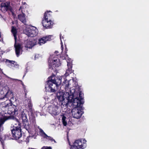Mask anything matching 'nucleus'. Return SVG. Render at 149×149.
I'll return each mask as SVG.
<instances>
[{
  "label": "nucleus",
  "instance_id": "obj_11",
  "mask_svg": "<svg viewBox=\"0 0 149 149\" xmlns=\"http://www.w3.org/2000/svg\"><path fill=\"white\" fill-rule=\"evenodd\" d=\"M26 4L24 3L22 6H21L19 10V13H22V14H19L18 16L19 20L24 24H25L26 22V19L24 15L26 10Z\"/></svg>",
  "mask_w": 149,
  "mask_h": 149
},
{
  "label": "nucleus",
  "instance_id": "obj_17",
  "mask_svg": "<svg viewBox=\"0 0 149 149\" xmlns=\"http://www.w3.org/2000/svg\"><path fill=\"white\" fill-rule=\"evenodd\" d=\"M24 44L25 47L31 48L36 44V41L34 39L27 40L25 41Z\"/></svg>",
  "mask_w": 149,
  "mask_h": 149
},
{
  "label": "nucleus",
  "instance_id": "obj_8",
  "mask_svg": "<svg viewBox=\"0 0 149 149\" xmlns=\"http://www.w3.org/2000/svg\"><path fill=\"white\" fill-rule=\"evenodd\" d=\"M86 141L85 139L76 140L71 146L70 149H82L86 147Z\"/></svg>",
  "mask_w": 149,
  "mask_h": 149
},
{
  "label": "nucleus",
  "instance_id": "obj_5",
  "mask_svg": "<svg viewBox=\"0 0 149 149\" xmlns=\"http://www.w3.org/2000/svg\"><path fill=\"white\" fill-rule=\"evenodd\" d=\"M49 13H51V12L49 11L45 13L42 22L43 27L47 28H52L54 24L53 22L51 19V15Z\"/></svg>",
  "mask_w": 149,
  "mask_h": 149
},
{
  "label": "nucleus",
  "instance_id": "obj_1",
  "mask_svg": "<svg viewBox=\"0 0 149 149\" xmlns=\"http://www.w3.org/2000/svg\"><path fill=\"white\" fill-rule=\"evenodd\" d=\"M65 86V92L63 93L60 91L57 93L56 96L57 98L61 102L63 105L72 107H79L81 104H83V94L81 92L79 93V98L78 96V93L75 92L74 88H69V84L67 82Z\"/></svg>",
  "mask_w": 149,
  "mask_h": 149
},
{
  "label": "nucleus",
  "instance_id": "obj_6",
  "mask_svg": "<svg viewBox=\"0 0 149 149\" xmlns=\"http://www.w3.org/2000/svg\"><path fill=\"white\" fill-rule=\"evenodd\" d=\"M5 89H6L7 92L6 94L4 95L3 94V91H1L0 93V94H1V95H0V100L6 98L8 99V100H9L10 102H13L15 100L14 97L13 92L10 90L8 87L7 85L5 86L3 88V90H4Z\"/></svg>",
  "mask_w": 149,
  "mask_h": 149
},
{
  "label": "nucleus",
  "instance_id": "obj_13",
  "mask_svg": "<svg viewBox=\"0 0 149 149\" xmlns=\"http://www.w3.org/2000/svg\"><path fill=\"white\" fill-rule=\"evenodd\" d=\"M49 69L55 70L56 68L61 65L60 61L59 59H56L53 60H49Z\"/></svg>",
  "mask_w": 149,
  "mask_h": 149
},
{
  "label": "nucleus",
  "instance_id": "obj_27",
  "mask_svg": "<svg viewBox=\"0 0 149 149\" xmlns=\"http://www.w3.org/2000/svg\"><path fill=\"white\" fill-rule=\"evenodd\" d=\"M33 136H29L28 137H27V138L28 139H29V138L31 139V138H32Z\"/></svg>",
  "mask_w": 149,
  "mask_h": 149
},
{
  "label": "nucleus",
  "instance_id": "obj_29",
  "mask_svg": "<svg viewBox=\"0 0 149 149\" xmlns=\"http://www.w3.org/2000/svg\"><path fill=\"white\" fill-rule=\"evenodd\" d=\"M49 98H48V97H47V101H49Z\"/></svg>",
  "mask_w": 149,
  "mask_h": 149
},
{
  "label": "nucleus",
  "instance_id": "obj_14",
  "mask_svg": "<svg viewBox=\"0 0 149 149\" xmlns=\"http://www.w3.org/2000/svg\"><path fill=\"white\" fill-rule=\"evenodd\" d=\"M58 106L54 104L50 105L47 109V111L52 116H56L59 114Z\"/></svg>",
  "mask_w": 149,
  "mask_h": 149
},
{
  "label": "nucleus",
  "instance_id": "obj_25",
  "mask_svg": "<svg viewBox=\"0 0 149 149\" xmlns=\"http://www.w3.org/2000/svg\"><path fill=\"white\" fill-rule=\"evenodd\" d=\"M9 79H10V80H12L14 81H20L19 80L17 79H13L11 78L8 77Z\"/></svg>",
  "mask_w": 149,
  "mask_h": 149
},
{
  "label": "nucleus",
  "instance_id": "obj_28",
  "mask_svg": "<svg viewBox=\"0 0 149 149\" xmlns=\"http://www.w3.org/2000/svg\"><path fill=\"white\" fill-rule=\"evenodd\" d=\"M3 61V59L2 58V57L0 55V62L2 61Z\"/></svg>",
  "mask_w": 149,
  "mask_h": 149
},
{
  "label": "nucleus",
  "instance_id": "obj_18",
  "mask_svg": "<svg viewBox=\"0 0 149 149\" xmlns=\"http://www.w3.org/2000/svg\"><path fill=\"white\" fill-rule=\"evenodd\" d=\"M52 36L49 35L40 39L39 40L38 44L40 45H42L46 43L47 41L50 40Z\"/></svg>",
  "mask_w": 149,
  "mask_h": 149
},
{
  "label": "nucleus",
  "instance_id": "obj_2",
  "mask_svg": "<svg viewBox=\"0 0 149 149\" xmlns=\"http://www.w3.org/2000/svg\"><path fill=\"white\" fill-rule=\"evenodd\" d=\"M68 69L66 70L65 76L55 77L54 76L49 77L47 81V84L46 85L45 88L47 91L53 92L57 90V88L62 83L63 81L62 85H64L67 80L65 77L69 75L72 72V61L70 59L68 61H67Z\"/></svg>",
  "mask_w": 149,
  "mask_h": 149
},
{
  "label": "nucleus",
  "instance_id": "obj_24",
  "mask_svg": "<svg viewBox=\"0 0 149 149\" xmlns=\"http://www.w3.org/2000/svg\"><path fill=\"white\" fill-rule=\"evenodd\" d=\"M41 149H52V148L51 147L43 146Z\"/></svg>",
  "mask_w": 149,
  "mask_h": 149
},
{
  "label": "nucleus",
  "instance_id": "obj_15",
  "mask_svg": "<svg viewBox=\"0 0 149 149\" xmlns=\"http://www.w3.org/2000/svg\"><path fill=\"white\" fill-rule=\"evenodd\" d=\"M11 9L10 2L7 1L6 2H2L1 4L0 9L3 12H5L8 10Z\"/></svg>",
  "mask_w": 149,
  "mask_h": 149
},
{
  "label": "nucleus",
  "instance_id": "obj_22",
  "mask_svg": "<svg viewBox=\"0 0 149 149\" xmlns=\"http://www.w3.org/2000/svg\"><path fill=\"white\" fill-rule=\"evenodd\" d=\"M66 119V118L63 115L62 118V120L63 124L64 126H66L67 125V120Z\"/></svg>",
  "mask_w": 149,
  "mask_h": 149
},
{
  "label": "nucleus",
  "instance_id": "obj_20",
  "mask_svg": "<svg viewBox=\"0 0 149 149\" xmlns=\"http://www.w3.org/2000/svg\"><path fill=\"white\" fill-rule=\"evenodd\" d=\"M27 104V107L29 109L28 112H30L32 114L33 113V111L32 109L33 105L31 103V99L29 98L28 99Z\"/></svg>",
  "mask_w": 149,
  "mask_h": 149
},
{
  "label": "nucleus",
  "instance_id": "obj_30",
  "mask_svg": "<svg viewBox=\"0 0 149 149\" xmlns=\"http://www.w3.org/2000/svg\"><path fill=\"white\" fill-rule=\"evenodd\" d=\"M29 149H32V148H31V149L29 148Z\"/></svg>",
  "mask_w": 149,
  "mask_h": 149
},
{
  "label": "nucleus",
  "instance_id": "obj_19",
  "mask_svg": "<svg viewBox=\"0 0 149 149\" xmlns=\"http://www.w3.org/2000/svg\"><path fill=\"white\" fill-rule=\"evenodd\" d=\"M7 62L10 63L9 66L13 69H14L15 68H19V65L15 61L7 60Z\"/></svg>",
  "mask_w": 149,
  "mask_h": 149
},
{
  "label": "nucleus",
  "instance_id": "obj_26",
  "mask_svg": "<svg viewBox=\"0 0 149 149\" xmlns=\"http://www.w3.org/2000/svg\"><path fill=\"white\" fill-rule=\"evenodd\" d=\"M68 55L67 54H65V56L63 57L62 58L63 59H66L67 57H68Z\"/></svg>",
  "mask_w": 149,
  "mask_h": 149
},
{
  "label": "nucleus",
  "instance_id": "obj_3",
  "mask_svg": "<svg viewBox=\"0 0 149 149\" xmlns=\"http://www.w3.org/2000/svg\"><path fill=\"white\" fill-rule=\"evenodd\" d=\"M9 100H6L0 104V107L5 114L8 113L12 115L18 114L17 109L15 105H13L12 102Z\"/></svg>",
  "mask_w": 149,
  "mask_h": 149
},
{
  "label": "nucleus",
  "instance_id": "obj_16",
  "mask_svg": "<svg viewBox=\"0 0 149 149\" xmlns=\"http://www.w3.org/2000/svg\"><path fill=\"white\" fill-rule=\"evenodd\" d=\"M38 128L39 130V133L40 135L43 138L46 139L47 140L51 141L52 142L54 141V143H56L55 140L53 138L50 136H47L44 132L42 129H41L39 126L38 127Z\"/></svg>",
  "mask_w": 149,
  "mask_h": 149
},
{
  "label": "nucleus",
  "instance_id": "obj_12",
  "mask_svg": "<svg viewBox=\"0 0 149 149\" xmlns=\"http://www.w3.org/2000/svg\"><path fill=\"white\" fill-rule=\"evenodd\" d=\"M71 111L73 117L76 118H80L83 113L82 108L79 107H73Z\"/></svg>",
  "mask_w": 149,
  "mask_h": 149
},
{
  "label": "nucleus",
  "instance_id": "obj_7",
  "mask_svg": "<svg viewBox=\"0 0 149 149\" xmlns=\"http://www.w3.org/2000/svg\"><path fill=\"white\" fill-rule=\"evenodd\" d=\"M11 32L14 37L15 40V44L14 45L15 48V53L17 56L18 57L19 55L21 54L22 53V47L21 45L16 43V40L17 39V31L15 27L12 26Z\"/></svg>",
  "mask_w": 149,
  "mask_h": 149
},
{
  "label": "nucleus",
  "instance_id": "obj_10",
  "mask_svg": "<svg viewBox=\"0 0 149 149\" xmlns=\"http://www.w3.org/2000/svg\"><path fill=\"white\" fill-rule=\"evenodd\" d=\"M24 33L28 36H36L38 33V30L35 27H27L24 30Z\"/></svg>",
  "mask_w": 149,
  "mask_h": 149
},
{
  "label": "nucleus",
  "instance_id": "obj_21",
  "mask_svg": "<svg viewBox=\"0 0 149 149\" xmlns=\"http://www.w3.org/2000/svg\"><path fill=\"white\" fill-rule=\"evenodd\" d=\"M29 121L31 124V129L33 126L35 127L36 125V119L34 117L31 116L29 118Z\"/></svg>",
  "mask_w": 149,
  "mask_h": 149
},
{
  "label": "nucleus",
  "instance_id": "obj_9",
  "mask_svg": "<svg viewBox=\"0 0 149 149\" xmlns=\"http://www.w3.org/2000/svg\"><path fill=\"white\" fill-rule=\"evenodd\" d=\"M21 118L24 128L29 133L31 129V126L28 123V118L27 114L24 111L22 113Z\"/></svg>",
  "mask_w": 149,
  "mask_h": 149
},
{
  "label": "nucleus",
  "instance_id": "obj_4",
  "mask_svg": "<svg viewBox=\"0 0 149 149\" xmlns=\"http://www.w3.org/2000/svg\"><path fill=\"white\" fill-rule=\"evenodd\" d=\"M11 131L13 137L15 139L17 140L21 137L20 126L18 122H17L11 127Z\"/></svg>",
  "mask_w": 149,
  "mask_h": 149
},
{
  "label": "nucleus",
  "instance_id": "obj_23",
  "mask_svg": "<svg viewBox=\"0 0 149 149\" xmlns=\"http://www.w3.org/2000/svg\"><path fill=\"white\" fill-rule=\"evenodd\" d=\"M60 39L61 41V48L62 50H63V44L62 42V41H64V38L63 36H61V34H60Z\"/></svg>",
  "mask_w": 149,
  "mask_h": 149
}]
</instances>
